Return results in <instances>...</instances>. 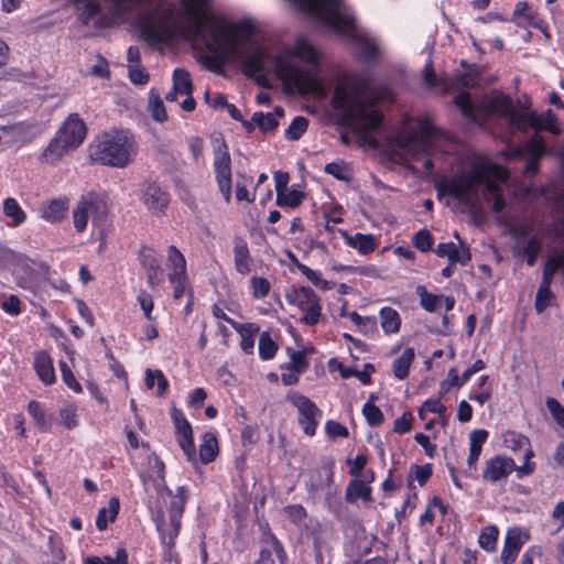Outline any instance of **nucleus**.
Wrapping results in <instances>:
<instances>
[{
  "label": "nucleus",
  "instance_id": "38",
  "mask_svg": "<svg viewBox=\"0 0 564 564\" xmlns=\"http://www.w3.org/2000/svg\"><path fill=\"white\" fill-rule=\"evenodd\" d=\"M288 354L290 356V362L288 365L282 366L284 370H293L297 373H303L308 368V362L306 360V356L303 351H296L292 348H288Z\"/></svg>",
  "mask_w": 564,
  "mask_h": 564
},
{
  "label": "nucleus",
  "instance_id": "60",
  "mask_svg": "<svg viewBox=\"0 0 564 564\" xmlns=\"http://www.w3.org/2000/svg\"><path fill=\"white\" fill-rule=\"evenodd\" d=\"M129 78L135 85H144L149 82V73L140 65H129Z\"/></svg>",
  "mask_w": 564,
  "mask_h": 564
},
{
  "label": "nucleus",
  "instance_id": "19",
  "mask_svg": "<svg viewBox=\"0 0 564 564\" xmlns=\"http://www.w3.org/2000/svg\"><path fill=\"white\" fill-rule=\"evenodd\" d=\"M435 253L438 257L447 258L452 264L466 265L471 259L470 249L465 242H460V248L454 242L438 243Z\"/></svg>",
  "mask_w": 564,
  "mask_h": 564
},
{
  "label": "nucleus",
  "instance_id": "63",
  "mask_svg": "<svg viewBox=\"0 0 564 564\" xmlns=\"http://www.w3.org/2000/svg\"><path fill=\"white\" fill-rule=\"evenodd\" d=\"M528 151L535 159H540L545 152L544 141L541 137L534 135L527 143Z\"/></svg>",
  "mask_w": 564,
  "mask_h": 564
},
{
  "label": "nucleus",
  "instance_id": "12",
  "mask_svg": "<svg viewBox=\"0 0 564 564\" xmlns=\"http://www.w3.org/2000/svg\"><path fill=\"white\" fill-rule=\"evenodd\" d=\"M184 505L185 498L183 496L181 497V500L174 499L172 501L169 523H165L164 516L161 511L153 518L156 529L161 533L162 542L170 547L174 545V540L178 535Z\"/></svg>",
  "mask_w": 564,
  "mask_h": 564
},
{
  "label": "nucleus",
  "instance_id": "36",
  "mask_svg": "<svg viewBox=\"0 0 564 564\" xmlns=\"http://www.w3.org/2000/svg\"><path fill=\"white\" fill-rule=\"evenodd\" d=\"M181 96L193 93L191 75L183 68H176L173 73V86Z\"/></svg>",
  "mask_w": 564,
  "mask_h": 564
},
{
  "label": "nucleus",
  "instance_id": "37",
  "mask_svg": "<svg viewBox=\"0 0 564 564\" xmlns=\"http://www.w3.org/2000/svg\"><path fill=\"white\" fill-rule=\"evenodd\" d=\"M28 412L34 420L35 424L42 432H47L51 429V423L46 417V413L43 410L40 402L32 400L29 402Z\"/></svg>",
  "mask_w": 564,
  "mask_h": 564
},
{
  "label": "nucleus",
  "instance_id": "56",
  "mask_svg": "<svg viewBox=\"0 0 564 564\" xmlns=\"http://www.w3.org/2000/svg\"><path fill=\"white\" fill-rule=\"evenodd\" d=\"M252 296L254 299H263L270 292V282L265 278L253 276L251 279Z\"/></svg>",
  "mask_w": 564,
  "mask_h": 564
},
{
  "label": "nucleus",
  "instance_id": "47",
  "mask_svg": "<svg viewBox=\"0 0 564 564\" xmlns=\"http://www.w3.org/2000/svg\"><path fill=\"white\" fill-rule=\"evenodd\" d=\"M554 297L551 285L540 284L536 295L534 307L538 313H542L547 306L551 305V301Z\"/></svg>",
  "mask_w": 564,
  "mask_h": 564
},
{
  "label": "nucleus",
  "instance_id": "23",
  "mask_svg": "<svg viewBox=\"0 0 564 564\" xmlns=\"http://www.w3.org/2000/svg\"><path fill=\"white\" fill-rule=\"evenodd\" d=\"M234 263L238 273L246 275L251 271V257L247 241L241 237L234 240Z\"/></svg>",
  "mask_w": 564,
  "mask_h": 564
},
{
  "label": "nucleus",
  "instance_id": "11",
  "mask_svg": "<svg viewBox=\"0 0 564 564\" xmlns=\"http://www.w3.org/2000/svg\"><path fill=\"white\" fill-rule=\"evenodd\" d=\"M288 401L299 411V424L307 436H314L322 417V410L304 394L292 391L288 394Z\"/></svg>",
  "mask_w": 564,
  "mask_h": 564
},
{
  "label": "nucleus",
  "instance_id": "62",
  "mask_svg": "<svg viewBox=\"0 0 564 564\" xmlns=\"http://www.w3.org/2000/svg\"><path fill=\"white\" fill-rule=\"evenodd\" d=\"M325 429L327 435L332 438L347 437L349 435L348 429L336 421H327Z\"/></svg>",
  "mask_w": 564,
  "mask_h": 564
},
{
  "label": "nucleus",
  "instance_id": "31",
  "mask_svg": "<svg viewBox=\"0 0 564 564\" xmlns=\"http://www.w3.org/2000/svg\"><path fill=\"white\" fill-rule=\"evenodd\" d=\"M3 214L10 219L8 225L11 227H18L22 225L26 219L25 212L12 197L6 198L3 200Z\"/></svg>",
  "mask_w": 564,
  "mask_h": 564
},
{
  "label": "nucleus",
  "instance_id": "2",
  "mask_svg": "<svg viewBox=\"0 0 564 564\" xmlns=\"http://www.w3.org/2000/svg\"><path fill=\"white\" fill-rule=\"evenodd\" d=\"M386 94V89L375 87L371 76L355 75L347 84L336 87L332 106L340 113L345 123L352 126L365 140L376 145L369 134L382 121L383 116L376 105Z\"/></svg>",
  "mask_w": 564,
  "mask_h": 564
},
{
  "label": "nucleus",
  "instance_id": "4",
  "mask_svg": "<svg viewBox=\"0 0 564 564\" xmlns=\"http://www.w3.org/2000/svg\"><path fill=\"white\" fill-rule=\"evenodd\" d=\"M454 102L465 117L474 121L479 119L480 113L478 112H481L484 117L503 118L512 130L527 131L529 128H533L535 130L543 129L554 134L561 133L556 116L551 109L541 115L518 110L511 98L502 94L485 98L478 106H475L470 100V95L462 93L454 98Z\"/></svg>",
  "mask_w": 564,
  "mask_h": 564
},
{
  "label": "nucleus",
  "instance_id": "41",
  "mask_svg": "<svg viewBox=\"0 0 564 564\" xmlns=\"http://www.w3.org/2000/svg\"><path fill=\"white\" fill-rule=\"evenodd\" d=\"M278 350V345L273 341L270 334L264 332L259 338V356L262 360L272 359Z\"/></svg>",
  "mask_w": 564,
  "mask_h": 564
},
{
  "label": "nucleus",
  "instance_id": "59",
  "mask_svg": "<svg viewBox=\"0 0 564 564\" xmlns=\"http://www.w3.org/2000/svg\"><path fill=\"white\" fill-rule=\"evenodd\" d=\"M170 282L173 285V296L180 300L187 289V274L185 275H170Z\"/></svg>",
  "mask_w": 564,
  "mask_h": 564
},
{
  "label": "nucleus",
  "instance_id": "15",
  "mask_svg": "<svg viewBox=\"0 0 564 564\" xmlns=\"http://www.w3.org/2000/svg\"><path fill=\"white\" fill-rule=\"evenodd\" d=\"M530 540V533L519 527L511 528L505 536V544L501 551V562L503 564H513L522 545Z\"/></svg>",
  "mask_w": 564,
  "mask_h": 564
},
{
  "label": "nucleus",
  "instance_id": "64",
  "mask_svg": "<svg viewBox=\"0 0 564 564\" xmlns=\"http://www.w3.org/2000/svg\"><path fill=\"white\" fill-rule=\"evenodd\" d=\"M445 410L446 408L440 399H427L424 401L422 409L419 411V415L421 419H423L424 411L442 414L445 412Z\"/></svg>",
  "mask_w": 564,
  "mask_h": 564
},
{
  "label": "nucleus",
  "instance_id": "48",
  "mask_svg": "<svg viewBox=\"0 0 564 564\" xmlns=\"http://www.w3.org/2000/svg\"><path fill=\"white\" fill-rule=\"evenodd\" d=\"M139 259L145 270H160V260L152 248L142 247L139 251Z\"/></svg>",
  "mask_w": 564,
  "mask_h": 564
},
{
  "label": "nucleus",
  "instance_id": "3",
  "mask_svg": "<svg viewBox=\"0 0 564 564\" xmlns=\"http://www.w3.org/2000/svg\"><path fill=\"white\" fill-rule=\"evenodd\" d=\"M507 172L497 164L479 163L444 181L438 191L455 197L471 215L482 214V199H494L492 210L500 213L506 206L498 181L505 182Z\"/></svg>",
  "mask_w": 564,
  "mask_h": 564
},
{
  "label": "nucleus",
  "instance_id": "58",
  "mask_svg": "<svg viewBox=\"0 0 564 564\" xmlns=\"http://www.w3.org/2000/svg\"><path fill=\"white\" fill-rule=\"evenodd\" d=\"M413 245L416 249L426 252L432 248L433 238L427 230H421L414 235Z\"/></svg>",
  "mask_w": 564,
  "mask_h": 564
},
{
  "label": "nucleus",
  "instance_id": "42",
  "mask_svg": "<svg viewBox=\"0 0 564 564\" xmlns=\"http://www.w3.org/2000/svg\"><path fill=\"white\" fill-rule=\"evenodd\" d=\"M307 127L308 120L306 118L302 116L295 117L290 123L289 128L285 130L286 139L292 141L299 140L306 131Z\"/></svg>",
  "mask_w": 564,
  "mask_h": 564
},
{
  "label": "nucleus",
  "instance_id": "1",
  "mask_svg": "<svg viewBox=\"0 0 564 564\" xmlns=\"http://www.w3.org/2000/svg\"><path fill=\"white\" fill-rule=\"evenodd\" d=\"M210 0H187L191 18L187 36L195 43L204 45L219 63L237 61L248 77L265 69L272 57L249 40L253 34L250 20L230 22L205 12Z\"/></svg>",
  "mask_w": 564,
  "mask_h": 564
},
{
  "label": "nucleus",
  "instance_id": "29",
  "mask_svg": "<svg viewBox=\"0 0 564 564\" xmlns=\"http://www.w3.org/2000/svg\"><path fill=\"white\" fill-rule=\"evenodd\" d=\"M218 454V442L214 433L206 432L199 445V460L203 464L213 462Z\"/></svg>",
  "mask_w": 564,
  "mask_h": 564
},
{
  "label": "nucleus",
  "instance_id": "7",
  "mask_svg": "<svg viewBox=\"0 0 564 564\" xmlns=\"http://www.w3.org/2000/svg\"><path fill=\"white\" fill-rule=\"evenodd\" d=\"M87 128L77 113H72L59 128L56 137L43 152L47 162L54 163L67 151L79 147L86 138Z\"/></svg>",
  "mask_w": 564,
  "mask_h": 564
},
{
  "label": "nucleus",
  "instance_id": "22",
  "mask_svg": "<svg viewBox=\"0 0 564 564\" xmlns=\"http://www.w3.org/2000/svg\"><path fill=\"white\" fill-rule=\"evenodd\" d=\"M503 446L512 452H524V459L528 462L534 453L531 448L530 440L522 433L516 431H507L502 434Z\"/></svg>",
  "mask_w": 564,
  "mask_h": 564
},
{
  "label": "nucleus",
  "instance_id": "53",
  "mask_svg": "<svg viewBox=\"0 0 564 564\" xmlns=\"http://www.w3.org/2000/svg\"><path fill=\"white\" fill-rule=\"evenodd\" d=\"M362 413L371 426H377L382 423L383 414L381 410L372 402H366L362 406Z\"/></svg>",
  "mask_w": 564,
  "mask_h": 564
},
{
  "label": "nucleus",
  "instance_id": "21",
  "mask_svg": "<svg viewBox=\"0 0 564 564\" xmlns=\"http://www.w3.org/2000/svg\"><path fill=\"white\" fill-rule=\"evenodd\" d=\"M33 368L39 379L45 384L51 386L56 381L53 359L45 350L34 352Z\"/></svg>",
  "mask_w": 564,
  "mask_h": 564
},
{
  "label": "nucleus",
  "instance_id": "18",
  "mask_svg": "<svg viewBox=\"0 0 564 564\" xmlns=\"http://www.w3.org/2000/svg\"><path fill=\"white\" fill-rule=\"evenodd\" d=\"M142 200L151 213L159 214L167 207L170 197L160 185L150 183L143 191Z\"/></svg>",
  "mask_w": 564,
  "mask_h": 564
},
{
  "label": "nucleus",
  "instance_id": "61",
  "mask_svg": "<svg viewBox=\"0 0 564 564\" xmlns=\"http://www.w3.org/2000/svg\"><path fill=\"white\" fill-rule=\"evenodd\" d=\"M1 308L10 315H19L21 312V301L15 295L4 296Z\"/></svg>",
  "mask_w": 564,
  "mask_h": 564
},
{
  "label": "nucleus",
  "instance_id": "52",
  "mask_svg": "<svg viewBox=\"0 0 564 564\" xmlns=\"http://www.w3.org/2000/svg\"><path fill=\"white\" fill-rule=\"evenodd\" d=\"M297 268L305 278L311 281L315 286L321 288L322 290H328L329 284L326 280L322 279V274L318 271H315L308 268L305 264L297 263Z\"/></svg>",
  "mask_w": 564,
  "mask_h": 564
},
{
  "label": "nucleus",
  "instance_id": "8",
  "mask_svg": "<svg viewBox=\"0 0 564 564\" xmlns=\"http://www.w3.org/2000/svg\"><path fill=\"white\" fill-rule=\"evenodd\" d=\"M460 64L464 67L463 72H458L451 77H440L433 69L432 61H429L422 72L423 82L429 87L441 88L444 91L479 86L480 79L478 77L477 67L467 65L464 59Z\"/></svg>",
  "mask_w": 564,
  "mask_h": 564
},
{
  "label": "nucleus",
  "instance_id": "30",
  "mask_svg": "<svg viewBox=\"0 0 564 564\" xmlns=\"http://www.w3.org/2000/svg\"><path fill=\"white\" fill-rule=\"evenodd\" d=\"M292 56L316 65L318 63V54L315 48L304 39H297L290 50Z\"/></svg>",
  "mask_w": 564,
  "mask_h": 564
},
{
  "label": "nucleus",
  "instance_id": "45",
  "mask_svg": "<svg viewBox=\"0 0 564 564\" xmlns=\"http://www.w3.org/2000/svg\"><path fill=\"white\" fill-rule=\"evenodd\" d=\"M348 316L364 334H371L377 330V321L375 317L361 316L355 311L350 312Z\"/></svg>",
  "mask_w": 564,
  "mask_h": 564
},
{
  "label": "nucleus",
  "instance_id": "25",
  "mask_svg": "<svg viewBox=\"0 0 564 564\" xmlns=\"http://www.w3.org/2000/svg\"><path fill=\"white\" fill-rule=\"evenodd\" d=\"M68 209V200L64 198L53 199L41 208V216L47 221L57 223L65 218Z\"/></svg>",
  "mask_w": 564,
  "mask_h": 564
},
{
  "label": "nucleus",
  "instance_id": "54",
  "mask_svg": "<svg viewBox=\"0 0 564 564\" xmlns=\"http://www.w3.org/2000/svg\"><path fill=\"white\" fill-rule=\"evenodd\" d=\"M325 172L339 181H348L350 177V169L344 162L326 164Z\"/></svg>",
  "mask_w": 564,
  "mask_h": 564
},
{
  "label": "nucleus",
  "instance_id": "50",
  "mask_svg": "<svg viewBox=\"0 0 564 564\" xmlns=\"http://www.w3.org/2000/svg\"><path fill=\"white\" fill-rule=\"evenodd\" d=\"M563 267V259L560 256L549 258L545 263L541 284L551 285L555 272Z\"/></svg>",
  "mask_w": 564,
  "mask_h": 564
},
{
  "label": "nucleus",
  "instance_id": "13",
  "mask_svg": "<svg viewBox=\"0 0 564 564\" xmlns=\"http://www.w3.org/2000/svg\"><path fill=\"white\" fill-rule=\"evenodd\" d=\"M171 419L175 427V438L178 446L182 448L187 459L191 463L196 464L198 458L194 444L193 429L191 423L186 420L183 412L177 408H172Z\"/></svg>",
  "mask_w": 564,
  "mask_h": 564
},
{
  "label": "nucleus",
  "instance_id": "44",
  "mask_svg": "<svg viewBox=\"0 0 564 564\" xmlns=\"http://www.w3.org/2000/svg\"><path fill=\"white\" fill-rule=\"evenodd\" d=\"M252 122L256 123L263 132H271L276 129L279 122L271 112H254L252 115Z\"/></svg>",
  "mask_w": 564,
  "mask_h": 564
},
{
  "label": "nucleus",
  "instance_id": "27",
  "mask_svg": "<svg viewBox=\"0 0 564 564\" xmlns=\"http://www.w3.org/2000/svg\"><path fill=\"white\" fill-rule=\"evenodd\" d=\"M357 499H362L365 502L371 501V488L364 480L352 479L346 488V501L355 502Z\"/></svg>",
  "mask_w": 564,
  "mask_h": 564
},
{
  "label": "nucleus",
  "instance_id": "10",
  "mask_svg": "<svg viewBox=\"0 0 564 564\" xmlns=\"http://www.w3.org/2000/svg\"><path fill=\"white\" fill-rule=\"evenodd\" d=\"M286 301L305 312L300 322L307 326L316 325L321 317V300L308 286L294 288L285 295Z\"/></svg>",
  "mask_w": 564,
  "mask_h": 564
},
{
  "label": "nucleus",
  "instance_id": "51",
  "mask_svg": "<svg viewBox=\"0 0 564 564\" xmlns=\"http://www.w3.org/2000/svg\"><path fill=\"white\" fill-rule=\"evenodd\" d=\"M417 294L420 296L422 307L427 312H434L438 307L442 300V296L429 293L424 286L417 288Z\"/></svg>",
  "mask_w": 564,
  "mask_h": 564
},
{
  "label": "nucleus",
  "instance_id": "26",
  "mask_svg": "<svg viewBox=\"0 0 564 564\" xmlns=\"http://www.w3.org/2000/svg\"><path fill=\"white\" fill-rule=\"evenodd\" d=\"M120 502L117 497H111L108 501V507L100 508L97 518L96 527L98 530L104 531L107 529L109 522H113L118 516Z\"/></svg>",
  "mask_w": 564,
  "mask_h": 564
},
{
  "label": "nucleus",
  "instance_id": "24",
  "mask_svg": "<svg viewBox=\"0 0 564 564\" xmlns=\"http://www.w3.org/2000/svg\"><path fill=\"white\" fill-rule=\"evenodd\" d=\"M82 198L89 214V218H91L93 225L102 223L108 213L105 200L95 193H88Z\"/></svg>",
  "mask_w": 564,
  "mask_h": 564
},
{
  "label": "nucleus",
  "instance_id": "20",
  "mask_svg": "<svg viewBox=\"0 0 564 564\" xmlns=\"http://www.w3.org/2000/svg\"><path fill=\"white\" fill-rule=\"evenodd\" d=\"M334 463L323 464L316 470V477L313 478L311 488L314 491H323L326 497H332L336 494V487L334 486Z\"/></svg>",
  "mask_w": 564,
  "mask_h": 564
},
{
  "label": "nucleus",
  "instance_id": "16",
  "mask_svg": "<svg viewBox=\"0 0 564 564\" xmlns=\"http://www.w3.org/2000/svg\"><path fill=\"white\" fill-rule=\"evenodd\" d=\"M434 134L435 128L432 124L424 122L420 126L419 130L397 134L395 143L401 149H411L414 143H417L424 151H427L431 139Z\"/></svg>",
  "mask_w": 564,
  "mask_h": 564
},
{
  "label": "nucleus",
  "instance_id": "34",
  "mask_svg": "<svg viewBox=\"0 0 564 564\" xmlns=\"http://www.w3.org/2000/svg\"><path fill=\"white\" fill-rule=\"evenodd\" d=\"M242 328L235 329L240 334V347L246 354H252L254 347V335L259 332V326L254 323L241 324Z\"/></svg>",
  "mask_w": 564,
  "mask_h": 564
},
{
  "label": "nucleus",
  "instance_id": "57",
  "mask_svg": "<svg viewBox=\"0 0 564 564\" xmlns=\"http://www.w3.org/2000/svg\"><path fill=\"white\" fill-rule=\"evenodd\" d=\"M61 423L68 430L78 425V417L76 408L73 405L66 406L59 411Z\"/></svg>",
  "mask_w": 564,
  "mask_h": 564
},
{
  "label": "nucleus",
  "instance_id": "49",
  "mask_svg": "<svg viewBox=\"0 0 564 564\" xmlns=\"http://www.w3.org/2000/svg\"><path fill=\"white\" fill-rule=\"evenodd\" d=\"M498 539V530L496 527L485 528L478 538L479 545L486 551H494Z\"/></svg>",
  "mask_w": 564,
  "mask_h": 564
},
{
  "label": "nucleus",
  "instance_id": "9",
  "mask_svg": "<svg viewBox=\"0 0 564 564\" xmlns=\"http://www.w3.org/2000/svg\"><path fill=\"white\" fill-rule=\"evenodd\" d=\"M272 62L276 75L283 82L293 85L300 94H323L322 84L312 73L300 69L282 57H276Z\"/></svg>",
  "mask_w": 564,
  "mask_h": 564
},
{
  "label": "nucleus",
  "instance_id": "5",
  "mask_svg": "<svg viewBox=\"0 0 564 564\" xmlns=\"http://www.w3.org/2000/svg\"><path fill=\"white\" fill-rule=\"evenodd\" d=\"M307 14L323 29L333 30L344 36L356 40L361 59L369 63L377 58L379 48L370 39L357 35L356 18L344 0H286Z\"/></svg>",
  "mask_w": 564,
  "mask_h": 564
},
{
  "label": "nucleus",
  "instance_id": "14",
  "mask_svg": "<svg viewBox=\"0 0 564 564\" xmlns=\"http://www.w3.org/2000/svg\"><path fill=\"white\" fill-rule=\"evenodd\" d=\"M214 172L218 188L225 202L229 203L231 199V160L225 143L215 151Z\"/></svg>",
  "mask_w": 564,
  "mask_h": 564
},
{
  "label": "nucleus",
  "instance_id": "40",
  "mask_svg": "<svg viewBox=\"0 0 564 564\" xmlns=\"http://www.w3.org/2000/svg\"><path fill=\"white\" fill-rule=\"evenodd\" d=\"M304 196V193L301 191L294 188L290 191L286 189L276 196V205L280 207L296 208L301 205Z\"/></svg>",
  "mask_w": 564,
  "mask_h": 564
},
{
  "label": "nucleus",
  "instance_id": "32",
  "mask_svg": "<svg viewBox=\"0 0 564 564\" xmlns=\"http://www.w3.org/2000/svg\"><path fill=\"white\" fill-rule=\"evenodd\" d=\"M415 357L414 349L409 347L406 348L400 357H398L392 364L393 376L397 379L403 380L406 378L409 373V369L411 364L413 362Z\"/></svg>",
  "mask_w": 564,
  "mask_h": 564
},
{
  "label": "nucleus",
  "instance_id": "28",
  "mask_svg": "<svg viewBox=\"0 0 564 564\" xmlns=\"http://www.w3.org/2000/svg\"><path fill=\"white\" fill-rule=\"evenodd\" d=\"M380 325L387 335L395 334L400 330L401 317L400 314L390 306H384L379 312Z\"/></svg>",
  "mask_w": 564,
  "mask_h": 564
},
{
  "label": "nucleus",
  "instance_id": "35",
  "mask_svg": "<svg viewBox=\"0 0 564 564\" xmlns=\"http://www.w3.org/2000/svg\"><path fill=\"white\" fill-rule=\"evenodd\" d=\"M149 111L153 120L158 122H164L167 120L166 110L160 94L155 89H151L149 93Z\"/></svg>",
  "mask_w": 564,
  "mask_h": 564
},
{
  "label": "nucleus",
  "instance_id": "33",
  "mask_svg": "<svg viewBox=\"0 0 564 564\" xmlns=\"http://www.w3.org/2000/svg\"><path fill=\"white\" fill-rule=\"evenodd\" d=\"M346 242L349 247L357 249L361 254H368L375 250V239L371 235L356 234L348 236L344 232Z\"/></svg>",
  "mask_w": 564,
  "mask_h": 564
},
{
  "label": "nucleus",
  "instance_id": "46",
  "mask_svg": "<svg viewBox=\"0 0 564 564\" xmlns=\"http://www.w3.org/2000/svg\"><path fill=\"white\" fill-rule=\"evenodd\" d=\"M89 214L82 198L73 210L74 227L77 232H83L86 229Z\"/></svg>",
  "mask_w": 564,
  "mask_h": 564
},
{
  "label": "nucleus",
  "instance_id": "39",
  "mask_svg": "<svg viewBox=\"0 0 564 564\" xmlns=\"http://www.w3.org/2000/svg\"><path fill=\"white\" fill-rule=\"evenodd\" d=\"M169 262L173 267L170 275H185L186 274V260L181 251L175 246H170L167 250Z\"/></svg>",
  "mask_w": 564,
  "mask_h": 564
},
{
  "label": "nucleus",
  "instance_id": "43",
  "mask_svg": "<svg viewBox=\"0 0 564 564\" xmlns=\"http://www.w3.org/2000/svg\"><path fill=\"white\" fill-rule=\"evenodd\" d=\"M85 564H128V554L124 549H118L115 558L109 555L89 556L85 560Z\"/></svg>",
  "mask_w": 564,
  "mask_h": 564
},
{
  "label": "nucleus",
  "instance_id": "55",
  "mask_svg": "<svg viewBox=\"0 0 564 564\" xmlns=\"http://www.w3.org/2000/svg\"><path fill=\"white\" fill-rule=\"evenodd\" d=\"M546 408L553 420L564 430V406L554 398H546Z\"/></svg>",
  "mask_w": 564,
  "mask_h": 564
},
{
  "label": "nucleus",
  "instance_id": "17",
  "mask_svg": "<svg viewBox=\"0 0 564 564\" xmlns=\"http://www.w3.org/2000/svg\"><path fill=\"white\" fill-rule=\"evenodd\" d=\"M516 463L512 458L501 455L486 462V467L482 473V478L486 481L498 482L507 480L508 476L514 470Z\"/></svg>",
  "mask_w": 564,
  "mask_h": 564
},
{
  "label": "nucleus",
  "instance_id": "6",
  "mask_svg": "<svg viewBox=\"0 0 564 564\" xmlns=\"http://www.w3.org/2000/svg\"><path fill=\"white\" fill-rule=\"evenodd\" d=\"M91 161L102 165L122 169L137 153V142L128 130H113L102 133L89 145Z\"/></svg>",
  "mask_w": 564,
  "mask_h": 564
}]
</instances>
